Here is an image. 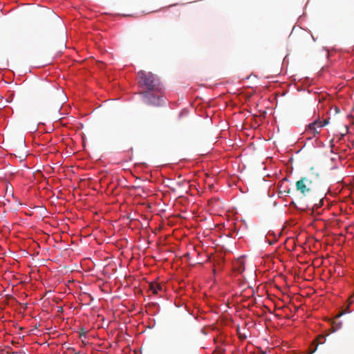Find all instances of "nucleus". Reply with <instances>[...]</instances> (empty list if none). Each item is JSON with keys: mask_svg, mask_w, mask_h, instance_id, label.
Instances as JSON below:
<instances>
[{"mask_svg": "<svg viewBox=\"0 0 354 354\" xmlns=\"http://www.w3.org/2000/svg\"><path fill=\"white\" fill-rule=\"evenodd\" d=\"M319 259H316V260H313L312 262H311V266H317L319 263L318 262H315V261H318Z\"/></svg>", "mask_w": 354, "mask_h": 354, "instance_id": "1a4fd4ad", "label": "nucleus"}, {"mask_svg": "<svg viewBox=\"0 0 354 354\" xmlns=\"http://www.w3.org/2000/svg\"><path fill=\"white\" fill-rule=\"evenodd\" d=\"M325 339H326V338L324 336H323V335L318 336L317 339L316 340V342H316V346H317L318 344H324L325 342Z\"/></svg>", "mask_w": 354, "mask_h": 354, "instance_id": "423d86ee", "label": "nucleus"}, {"mask_svg": "<svg viewBox=\"0 0 354 354\" xmlns=\"http://www.w3.org/2000/svg\"><path fill=\"white\" fill-rule=\"evenodd\" d=\"M149 289L154 295L165 292L164 286L158 283H151L149 284Z\"/></svg>", "mask_w": 354, "mask_h": 354, "instance_id": "20e7f679", "label": "nucleus"}, {"mask_svg": "<svg viewBox=\"0 0 354 354\" xmlns=\"http://www.w3.org/2000/svg\"><path fill=\"white\" fill-rule=\"evenodd\" d=\"M314 344H315V342H311V347L313 346V345ZM315 351H316V348H314V349H313V348H311L310 353H311V354H313Z\"/></svg>", "mask_w": 354, "mask_h": 354, "instance_id": "9d476101", "label": "nucleus"}, {"mask_svg": "<svg viewBox=\"0 0 354 354\" xmlns=\"http://www.w3.org/2000/svg\"><path fill=\"white\" fill-rule=\"evenodd\" d=\"M353 297H351L349 299V300H350V303H351H351H353Z\"/></svg>", "mask_w": 354, "mask_h": 354, "instance_id": "ddd939ff", "label": "nucleus"}, {"mask_svg": "<svg viewBox=\"0 0 354 354\" xmlns=\"http://www.w3.org/2000/svg\"><path fill=\"white\" fill-rule=\"evenodd\" d=\"M308 181V179L306 177H304L296 182L297 190L299 191L304 196H305L310 190L306 185V182Z\"/></svg>", "mask_w": 354, "mask_h": 354, "instance_id": "7ed1b4c3", "label": "nucleus"}, {"mask_svg": "<svg viewBox=\"0 0 354 354\" xmlns=\"http://www.w3.org/2000/svg\"><path fill=\"white\" fill-rule=\"evenodd\" d=\"M313 246H314V248H315V249H318V248H319V247L320 246V244H319V241H318L317 239H316V240H315V243H314V245H313Z\"/></svg>", "mask_w": 354, "mask_h": 354, "instance_id": "0eeeda50", "label": "nucleus"}, {"mask_svg": "<svg viewBox=\"0 0 354 354\" xmlns=\"http://www.w3.org/2000/svg\"><path fill=\"white\" fill-rule=\"evenodd\" d=\"M299 209H301V210H306V209L304 207H299Z\"/></svg>", "mask_w": 354, "mask_h": 354, "instance_id": "4468645a", "label": "nucleus"}, {"mask_svg": "<svg viewBox=\"0 0 354 354\" xmlns=\"http://www.w3.org/2000/svg\"><path fill=\"white\" fill-rule=\"evenodd\" d=\"M314 167H311V175H315V177L317 179H319V176H322L323 174H324V171L323 169L320 170L319 171H314Z\"/></svg>", "mask_w": 354, "mask_h": 354, "instance_id": "39448f33", "label": "nucleus"}, {"mask_svg": "<svg viewBox=\"0 0 354 354\" xmlns=\"http://www.w3.org/2000/svg\"><path fill=\"white\" fill-rule=\"evenodd\" d=\"M328 122V121L327 119L324 120L323 122L317 120H314L311 123V135L313 134V136H315L319 134L322 128L326 125Z\"/></svg>", "mask_w": 354, "mask_h": 354, "instance_id": "f03ea898", "label": "nucleus"}, {"mask_svg": "<svg viewBox=\"0 0 354 354\" xmlns=\"http://www.w3.org/2000/svg\"><path fill=\"white\" fill-rule=\"evenodd\" d=\"M139 93L142 101L148 105L159 106L165 103L164 86L160 78L151 72H138Z\"/></svg>", "mask_w": 354, "mask_h": 354, "instance_id": "f257e3e1", "label": "nucleus"}, {"mask_svg": "<svg viewBox=\"0 0 354 354\" xmlns=\"http://www.w3.org/2000/svg\"><path fill=\"white\" fill-rule=\"evenodd\" d=\"M315 97H316L315 100H317V101L320 102L321 101L320 97L316 93H315Z\"/></svg>", "mask_w": 354, "mask_h": 354, "instance_id": "f8f14e48", "label": "nucleus"}, {"mask_svg": "<svg viewBox=\"0 0 354 354\" xmlns=\"http://www.w3.org/2000/svg\"><path fill=\"white\" fill-rule=\"evenodd\" d=\"M322 199H321L319 201V203L318 204H315L314 205V207H315L317 209L319 208V207H321L322 205Z\"/></svg>", "mask_w": 354, "mask_h": 354, "instance_id": "6e6552de", "label": "nucleus"}, {"mask_svg": "<svg viewBox=\"0 0 354 354\" xmlns=\"http://www.w3.org/2000/svg\"><path fill=\"white\" fill-rule=\"evenodd\" d=\"M243 270H244V267H243V265H240V267L239 268V272H242Z\"/></svg>", "mask_w": 354, "mask_h": 354, "instance_id": "9b49d317", "label": "nucleus"}]
</instances>
